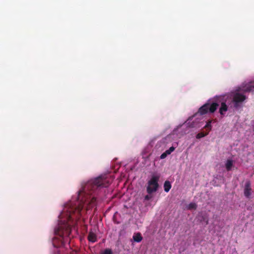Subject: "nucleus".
I'll list each match as a JSON object with an SVG mask.
<instances>
[{"label": "nucleus", "instance_id": "obj_1", "mask_svg": "<svg viewBox=\"0 0 254 254\" xmlns=\"http://www.w3.org/2000/svg\"><path fill=\"white\" fill-rule=\"evenodd\" d=\"M110 179L105 176H99L86 183L75 199L72 198L64 206L59 215L60 219L58 226L55 229L56 236L52 243L54 247L59 248L64 245L67 237L69 236L71 227L76 223L81 215V211L84 205L90 209L96 204V198L91 195L99 187L107 188L111 184Z\"/></svg>", "mask_w": 254, "mask_h": 254}, {"label": "nucleus", "instance_id": "obj_2", "mask_svg": "<svg viewBox=\"0 0 254 254\" xmlns=\"http://www.w3.org/2000/svg\"><path fill=\"white\" fill-rule=\"evenodd\" d=\"M159 178V176L153 175L151 179L148 181L146 191L149 194H151L157 190L159 188L158 182Z\"/></svg>", "mask_w": 254, "mask_h": 254}, {"label": "nucleus", "instance_id": "obj_3", "mask_svg": "<svg viewBox=\"0 0 254 254\" xmlns=\"http://www.w3.org/2000/svg\"><path fill=\"white\" fill-rule=\"evenodd\" d=\"M219 103L218 102H207L202 106L198 110V113L201 115L208 113H213L218 108Z\"/></svg>", "mask_w": 254, "mask_h": 254}, {"label": "nucleus", "instance_id": "obj_4", "mask_svg": "<svg viewBox=\"0 0 254 254\" xmlns=\"http://www.w3.org/2000/svg\"><path fill=\"white\" fill-rule=\"evenodd\" d=\"M246 96L243 94L238 92L234 93L232 99L234 107L235 109H238L241 107L242 103L246 99Z\"/></svg>", "mask_w": 254, "mask_h": 254}, {"label": "nucleus", "instance_id": "obj_5", "mask_svg": "<svg viewBox=\"0 0 254 254\" xmlns=\"http://www.w3.org/2000/svg\"><path fill=\"white\" fill-rule=\"evenodd\" d=\"M251 183L248 181L246 183L244 189V194L247 197H249L251 194Z\"/></svg>", "mask_w": 254, "mask_h": 254}, {"label": "nucleus", "instance_id": "obj_6", "mask_svg": "<svg viewBox=\"0 0 254 254\" xmlns=\"http://www.w3.org/2000/svg\"><path fill=\"white\" fill-rule=\"evenodd\" d=\"M228 107L225 102H222L221 103V106L219 110V113L223 117L225 114V112L228 111Z\"/></svg>", "mask_w": 254, "mask_h": 254}, {"label": "nucleus", "instance_id": "obj_7", "mask_svg": "<svg viewBox=\"0 0 254 254\" xmlns=\"http://www.w3.org/2000/svg\"><path fill=\"white\" fill-rule=\"evenodd\" d=\"M88 240L89 241L94 243L97 241V237L96 234L94 233L90 232L88 236Z\"/></svg>", "mask_w": 254, "mask_h": 254}, {"label": "nucleus", "instance_id": "obj_8", "mask_svg": "<svg viewBox=\"0 0 254 254\" xmlns=\"http://www.w3.org/2000/svg\"><path fill=\"white\" fill-rule=\"evenodd\" d=\"M133 239L134 242H140L142 240V237L140 233H137L133 236Z\"/></svg>", "mask_w": 254, "mask_h": 254}, {"label": "nucleus", "instance_id": "obj_9", "mask_svg": "<svg viewBox=\"0 0 254 254\" xmlns=\"http://www.w3.org/2000/svg\"><path fill=\"white\" fill-rule=\"evenodd\" d=\"M172 187L171 184L169 181H166L164 184V189L165 191L168 192Z\"/></svg>", "mask_w": 254, "mask_h": 254}, {"label": "nucleus", "instance_id": "obj_10", "mask_svg": "<svg viewBox=\"0 0 254 254\" xmlns=\"http://www.w3.org/2000/svg\"><path fill=\"white\" fill-rule=\"evenodd\" d=\"M233 161L232 160H227V161L226 163V164H225L226 170L228 171H230L231 170V168H232V167L233 166Z\"/></svg>", "mask_w": 254, "mask_h": 254}, {"label": "nucleus", "instance_id": "obj_11", "mask_svg": "<svg viewBox=\"0 0 254 254\" xmlns=\"http://www.w3.org/2000/svg\"><path fill=\"white\" fill-rule=\"evenodd\" d=\"M213 120H208L206 125L204 126V128H206L207 130V132H209V131L211 129L212 126H211V123L212 122Z\"/></svg>", "mask_w": 254, "mask_h": 254}, {"label": "nucleus", "instance_id": "obj_12", "mask_svg": "<svg viewBox=\"0 0 254 254\" xmlns=\"http://www.w3.org/2000/svg\"><path fill=\"white\" fill-rule=\"evenodd\" d=\"M196 208L197 205L196 204V203L193 202L190 203L188 206V209L189 210L196 209Z\"/></svg>", "mask_w": 254, "mask_h": 254}, {"label": "nucleus", "instance_id": "obj_13", "mask_svg": "<svg viewBox=\"0 0 254 254\" xmlns=\"http://www.w3.org/2000/svg\"><path fill=\"white\" fill-rule=\"evenodd\" d=\"M208 134V132H207L206 133H204L203 132H200L196 134V137L197 139H199L203 137H204L205 136L207 135Z\"/></svg>", "mask_w": 254, "mask_h": 254}, {"label": "nucleus", "instance_id": "obj_14", "mask_svg": "<svg viewBox=\"0 0 254 254\" xmlns=\"http://www.w3.org/2000/svg\"><path fill=\"white\" fill-rule=\"evenodd\" d=\"M254 89V83L249 85L245 90L246 91H251Z\"/></svg>", "mask_w": 254, "mask_h": 254}, {"label": "nucleus", "instance_id": "obj_15", "mask_svg": "<svg viewBox=\"0 0 254 254\" xmlns=\"http://www.w3.org/2000/svg\"><path fill=\"white\" fill-rule=\"evenodd\" d=\"M175 150V147H173V146H172L171 147H170V148L167 150H166V153L168 154H170L173 151H174Z\"/></svg>", "mask_w": 254, "mask_h": 254}, {"label": "nucleus", "instance_id": "obj_16", "mask_svg": "<svg viewBox=\"0 0 254 254\" xmlns=\"http://www.w3.org/2000/svg\"><path fill=\"white\" fill-rule=\"evenodd\" d=\"M102 254H112V252L111 250L107 249L104 250Z\"/></svg>", "mask_w": 254, "mask_h": 254}, {"label": "nucleus", "instance_id": "obj_17", "mask_svg": "<svg viewBox=\"0 0 254 254\" xmlns=\"http://www.w3.org/2000/svg\"><path fill=\"white\" fill-rule=\"evenodd\" d=\"M168 154L166 153V151H165V152L163 153L161 156H160V159H163L164 158H165L168 155Z\"/></svg>", "mask_w": 254, "mask_h": 254}, {"label": "nucleus", "instance_id": "obj_18", "mask_svg": "<svg viewBox=\"0 0 254 254\" xmlns=\"http://www.w3.org/2000/svg\"><path fill=\"white\" fill-rule=\"evenodd\" d=\"M151 198V196L150 195H146L144 197V199L146 200H148Z\"/></svg>", "mask_w": 254, "mask_h": 254}]
</instances>
